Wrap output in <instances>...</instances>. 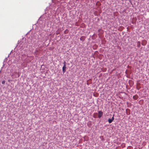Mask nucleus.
<instances>
[{"mask_svg":"<svg viewBox=\"0 0 149 149\" xmlns=\"http://www.w3.org/2000/svg\"><path fill=\"white\" fill-rule=\"evenodd\" d=\"M66 67V66H63L62 68V70L63 73H64L65 72V69Z\"/></svg>","mask_w":149,"mask_h":149,"instance_id":"4","label":"nucleus"},{"mask_svg":"<svg viewBox=\"0 0 149 149\" xmlns=\"http://www.w3.org/2000/svg\"><path fill=\"white\" fill-rule=\"evenodd\" d=\"M138 98V96L137 95H135L133 96V98L134 100H137Z\"/></svg>","mask_w":149,"mask_h":149,"instance_id":"3","label":"nucleus"},{"mask_svg":"<svg viewBox=\"0 0 149 149\" xmlns=\"http://www.w3.org/2000/svg\"><path fill=\"white\" fill-rule=\"evenodd\" d=\"M64 66H66V62L64 61L63 63Z\"/></svg>","mask_w":149,"mask_h":149,"instance_id":"7","label":"nucleus"},{"mask_svg":"<svg viewBox=\"0 0 149 149\" xmlns=\"http://www.w3.org/2000/svg\"><path fill=\"white\" fill-rule=\"evenodd\" d=\"M98 117L99 118H100L102 116L103 113L101 111H99L98 112Z\"/></svg>","mask_w":149,"mask_h":149,"instance_id":"1","label":"nucleus"},{"mask_svg":"<svg viewBox=\"0 0 149 149\" xmlns=\"http://www.w3.org/2000/svg\"><path fill=\"white\" fill-rule=\"evenodd\" d=\"M114 120V118L113 117V116L112 117V118L111 119H109L108 120V122L109 123H111L113 120Z\"/></svg>","mask_w":149,"mask_h":149,"instance_id":"2","label":"nucleus"},{"mask_svg":"<svg viewBox=\"0 0 149 149\" xmlns=\"http://www.w3.org/2000/svg\"><path fill=\"white\" fill-rule=\"evenodd\" d=\"M5 83V80H3V81H2V84H4Z\"/></svg>","mask_w":149,"mask_h":149,"instance_id":"6","label":"nucleus"},{"mask_svg":"<svg viewBox=\"0 0 149 149\" xmlns=\"http://www.w3.org/2000/svg\"><path fill=\"white\" fill-rule=\"evenodd\" d=\"M140 46V43L139 42H137V47H139Z\"/></svg>","mask_w":149,"mask_h":149,"instance_id":"5","label":"nucleus"}]
</instances>
